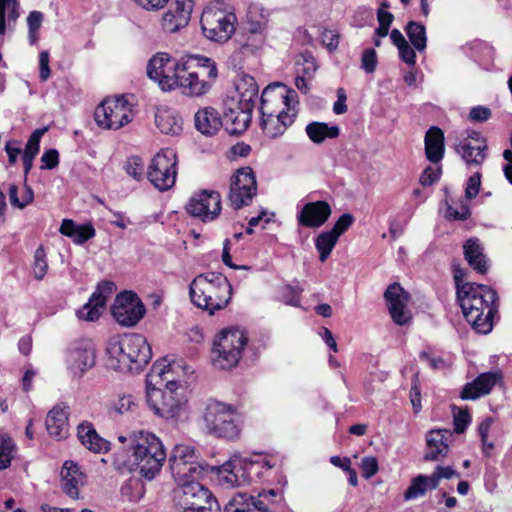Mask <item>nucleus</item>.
Masks as SVG:
<instances>
[{"instance_id":"f257e3e1","label":"nucleus","mask_w":512,"mask_h":512,"mask_svg":"<svg viewBox=\"0 0 512 512\" xmlns=\"http://www.w3.org/2000/svg\"><path fill=\"white\" fill-rule=\"evenodd\" d=\"M173 364L166 359L155 362L146 376V397L154 413L166 419L179 416L186 404V398L178 392L179 384L169 374Z\"/></svg>"},{"instance_id":"f03ea898","label":"nucleus","mask_w":512,"mask_h":512,"mask_svg":"<svg viewBox=\"0 0 512 512\" xmlns=\"http://www.w3.org/2000/svg\"><path fill=\"white\" fill-rule=\"evenodd\" d=\"M129 445V451L116 453L117 464L129 471L139 470L147 480L154 479L166 460L161 440L151 432L140 430L129 436Z\"/></svg>"},{"instance_id":"7ed1b4c3","label":"nucleus","mask_w":512,"mask_h":512,"mask_svg":"<svg viewBox=\"0 0 512 512\" xmlns=\"http://www.w3.org/2000/svg\"><path fill=\"white\" fill-rule=\"evenodd\" d=\"M457 301L465 319L477 333L487 334L492 330L498 310L495 290L482 284L465 283L458 289Z\"/></svg>"},{"instance_id":"20e7f679","label":"nucleus","mask_w":512,"mask_h":512,"mask_svg":"<svg viewBox=\"0 0 512 512\" xmlns=\"http://www.w3.org/2000/svg\"><path fill=\"white\" fill-rule=\"evenodd\" d=\"M294 90H285L282 84L268 85L261 95V126L266 136L276 138L284 134L294 122L296 111Z\"/></svg>"},{"instance_id":"39448f33","label":"nucleus","mask_w":512,"mask_h":512,"mask_svg":"<svg viewBox=\"0 0 512 512\" xmlns=\"http://www.w3.org/2000/svg\"><path fill=\"white\" fill-rule=\"evenodd\" d=\"M232 294L229 280L217 272L201 273L189 285L191 302L210 316L225 309L231 301Z\"/></svg>"},{"instance_id":"423d86ee","label":"nucleus","mask_w":512,"mask_h":512,"mask_svg":"<svg viewBox=\"0 0 512 512\" xmlns=\"http://www.w3.org/2000/svg\"><path fill=\"white\" fill-rule=\"evenodd\" d=\"M177 71L176 87L183 94L195 97L206 94L218 75L215 61L201 55L189 56L178 66Z\"/></svg>"},{"instance_id":"0eeeda50","label":"nucleus","mask_w":512,"mask_h":512,"mask_svg":"<svg viewBox=\"0 0 512 512\" xmlns=\"http://www.w3.org/2000/svg\"><path fill=\"white\" fill-rule=\"evenodd\" d=\"M271 466L267 462L253 461L248 458L233 457L219 467H210L215 471L218 484L224 488H235L250 484L254 476H261V469Z\"/></svg>"},{"instance_id":"6e6552de","label":"nucleus","mask_w":512,"mask_h":512,"mask_svg":"<svg viewBox=\"0 0 512 512\" xmlns=\"http://www.w3.org/2000/svg\"><path fill=\"white\" fill-rule=\"evenodd\" d=\"M175 494L177 512H221V506L213 493L198 480L180 484Z\"/></svg>"},{"instance_id":"1a4fd4ad","label":"nucleus","mask_w":512,"mask_h":512,"mask_svg":"<svg viewBox=\"0 0 512 512\" xmlns=\"http://www.w3.org/2000/svg\"><path fill=\"white\" fill-rule=\"evenodd\" d=\"M134 116V104L126 95L106 98L97 106L94 113L99 127L112 130H118L127 125Z\"/></svg>"},{"instance_id":"9d476101","label":"nucleus","mask_w":512,"mask_h":512,"mask_svg":"<svg viewBox=\"0 0 512 512\" xmlns=\"http://www.w3.org/2000/svg\"><path fill=\"white\" fill-rule=\"evenodd\" d=\"M248 341L244 331L238 328L223 330L214 342L213 364L219 369L237 365Z\"/></svg>"},{"instance_id":"9b49d317","label":"nucleus","mask_w":512,"mask_h":512,"mask_svg":"<svg viewBox=\"0 0 512 512\" xmlns=\"http://www.w3.org/2000/svg\"><path fill=\"white\" fill-rule=\"evenodd\" d=\"M171 473L178 484L201 479L209 470L208 465H202L193 446L178 444L169 457Z\"/></svg>"},{"instance_id":"f8f14e48","label":"nucleus","mask_w":512,"mask_h":512,"mask_svg":"<svg viewBox=\"0 0 512 512\" xmlns=\"http://www.w3.org/2000/svg\"><path fill=\"white\" fill-rule=\"evenodd\" d=\"M236 15L218 4L207 6L200 18L202 33L210 41L224 43L235 32Z\"/></svg>"},{"instance_id":"ddd939ff","label":"nucleus","mask_w":512,"mask_h":512,"mask_svg":"<svg viewBox=\"0 0 512 512\" xmlns=\"http://www.w3.org/2000/svg\"><path fill=\"white\" fill-rule=\"evenodd\" d=\"M203 419L208 431L217 437L235 439L240 434L236 410L218 401H209Z\"/></svg>"},{"instance_id":"4468645a","label":"nucleus","mask_w":512,"mask_h":512,"mask_svg":"<svg viewBox=\"0 0 512 512\" xmlns=\"http://www.w3.org/2000/svg\"><path fill=\"white\" fill-rule=\"evenodd\" d=\"M177 156L173 149L158 152L151 160L147 176L159 191H167L175 185L177 176Z\"/></svg>"},{"instance_id":"2eb2a0df","label":"nucleus","mask_w":512,"mask_h":512,"mask_svg":"<svg viewBox=\"0 0 512 512\" xmlns=\"http://www.w3.org/2000/svg\"><path fill=\"white\" fill-rule=\"evenodd\" d=\"M257 192L256 177L252 168L243 167L231 179L229 201L234 209L248 206Z\"/></svg>"},{"instance_id":"dca6fc26","label":"nucleus","mask_w":512,"mask_h":512,"mask_svg":"<svg viewBox=\"0 0 512 512\" xmlns=\"http://www.w3.org/2000/svg\"><path fill=\"white\" fill-rule=\"evenodd\" d=\"M96 362L95 347L91 340L79 339L72 342L65 353L67 369L74 376H82Z\"/></svg>"},{"instance_id":"f3484780","label":"nucleus","mask_w":512,"mask_h":512,"mask_svg":"<svg viewBox=\"0 0 512 512\" xmlns=\"http://www.w3.org/2000/svg\"><path fill=\"white\" fill-rule=\"evenodd\" d=\"M146 309L136 293L124 291L117 295L112 306L115 320L122 326L132 327L145 315Z\"/></svg>"},{"instance_id":"a211bd4d","label":"nucleus","mask_w":512,"mask_h":512,"mask_svg":"<svg viewBox=\"0 0 512 512\" xmlns=\"http://www.w3.org/2000/svg\"><path fill=\"white\" fill-rule=\"evenodd\" d=\"M167 53L154 55L147 64L148 77L157 82L163 91H171L176 88L175 78L178 66Z\"/></svg>"},{"instance_id":"6ab92c4d","label":"nucleus","mask_w":512,"mask_h":512,"mask_svg":"<svg viewBox=\"0 0 512 512\" xmlns=\"http://www.w3.org/2000/svg\"><path fill=\"white\" fill-rule=\"evenodd\" d=\"M186 210L203 222L213 221L221 212V196L217 191L204 190L191 197Z\"/></svg>"},{"instance_id":"aec40b11","label":"nucleus","mask_w":512,"mask_h":512,"mask_svg":"<svg viewBox=\"0 0 512 512\" xmlns=\"http://www.w3.org/2000/svg\"><path fill=\"white\" fill-rule=\"evenodd\" d=\"M253 107L232 98L225 102L224 122L230 134H241L251 123Z\"/></svg>"},{"instance_id":"412c9836","label":"nucleus","mask_w":512,"mask_h":512,"mask_svg":"<svg viewBox=\"0 0 512 512\" xmlns=\"http://www.w3.org/2000/svg\"><path fill=\"white\" fill-rule=\"evenodd\" d=\"M384 298L394 323L406 325L411 320V312L408 309L409 293L399 283H393L387 287Z\"/></svg>"},{"instance_id":"4be33fe9","label":"nucleus","mask_w":512,"mask_h":512,"mask_svg":"<svg viewBox=\"0 0 512 512\" xmlns=\"http://www.w3.org/2000/svg\"><path fill=\"white\" fill-rule=\"evenodd\" d=\"M115 289L112 281H103L98 284L97 290L92 294L88 303H86L78 312L80 319L86 321L97 320L106 305L108 297H110Z\"/></svg>"},{"instance_id":"5701e85b","label":"nucleus","mask_w":512,"mask_h":512,"mask_svg":"<svg viewBox=\"0 0 512 512\" xmlns=\"http://www.w3.org/2000/svg\"><path fill=\"white\" fill-rule=\"evenodd\" d=\"M193 10V0H174L163 15L162 27L169 33L179 31L188 25Z\"/></svg>"},{"instance_id":"b1692460","label":"nucleus","mask_w":512,"mask_h":512,"mask_svg":"<svg viewBox=\"0 0 512 512\" xmlns=\"http://www.w3.org/2000/svg\"><path fill=\"white\" fill-rule=\"evenodd\" d=\"M453 433L449 429H435L426 434V452L424 460L441 461L449 452V443Z\"/></svg>"},{"instance_id":"393cba45","label":"nucleus","mask_w":512,"mask_h":512,"mask_svg":"<svg viewBox=\"0 0 512 512\" xmlns=\"http://www.w3.org/2000/svg\"><path fill=\"white\" fill-rule=\"evenodd\" d=\"M331 207L326 201L306 203L297 215L299 225L308 228H319L329 219Z\"/></svg>"},{"instance_id":"a878e982","label":"nucleus","mask_w":512,"mask_h":512,"mask_svg":"<svg viewBox=\"0 0 512 512\" xmlns=\"http://www.w3.org/2000/svg\"><path fill=\"white\" fill-rule=\"evenodd\" d=\"M125 349L132 360L133 372L143 369L152 357L151 347L146 338L141 334H128L126 335Z\"/></svg>"},{"instance_id":"bb28decb","label":"nucleus","mask_w":512,"mask_h":512,"mask_svg":"<svg viewBox=\"0 0 512 512\" xmlns=\"http://www.w3.org/2000/svg\"><path fill=\"white\" fill-rule=\"evenodd\" d=\"M501 378L502 374L498 371L482 373L472 382L465 384L460 393V398L462 400H476L485 396L490 393Z\"/></svg>"},{"instance_id":"cd10ccee","label":"nucleus","mask_w":512,"mask_h":512,"mask_svg":"<svg viewBox=\"0 0 512 512\" xmlns=\"http://www.w3.org/2000/svg\"><path fill=\"white\" fill-rule=\"evenodd\" d=\"M126 335L123 337H113L107 345V365L113 370L119 372H133L132 360L129 358L127 349H125Z\"/></svg>"},{"instance_id":"c85d7f7f","label":"nucleus","mask_w":512,"mask_h":512,"mask_svg":"<svg viewBox=\"0 0 512 512\" xmlns=\"http://www.w3.org/2000/svg\"><path fill=\"white\" fill-rule=\"evenodd\" d=\"M463 254L469 266L477 273L484 275L488 272L489 259L479 238L467 239L463 244Z\"/></svg>"},{"instance_id":"c756f323","label":"nucleus","mask_w":512,"mask_h":512,"mask_svg":"<svg viewBox=\"0 0 512 512\" xmlns=\"http://www.w3.org/2000/svg\"><path fill=\"white\" fill-rule=\"evenodd\" d=\"M68 415V406L63 403L55 405L47 414L46 429L56 440L65 439L69 434Z\"/></svg>"},{"instance_id":"7c9ffc66","label":"nucleus","mask_w":512,"mask_h":512,"mask_svg":"<svg viewBox=\"0 0 512 512\" xmlns=\"http://www.w3.org/2000/svg\"><path fill=\"white\" fill-rule=\"evenodd\" d=\"M195 128L205 136L215 135L223 125L218 111L213 107L200 108L194 115Z\"/></svg>"},{"instance_id":"2f4dec72","label":"nucleus","mask_w":512,"mask_h":512,"mask_svg":"<svg viewBox=\"0 0 512 512\" xmlns=\"http://www.w3.org/2000/svg\"><path fill=\"white\" fill-rule=\"evenodd\" d=\"M83 483L84 475L79 470V467L72 461H66L61 470V487L63 492L72 499H77L80 486Z\"/></svg>"},{"instance_id":"473e14b6","label":"nucleus","mask_w":512,"mask_h":512,"mask_svg":"<svg viewBox=\"0 0 512 512\" xmlns=\"http://www.w3.org/2000/svg\"><path fill=\"white\" fill-rule=\"evenodd\" d=\"M77 436L81 444L94 453H105L110 449V443L102 438L90 422L78 425Z\"/></svg>"},{"instance_id":"72a5a7b5","label":"nucleus","mask_w":512,"mask_h":512,"mask_svg":"<svg viewBox=\"0 0 512 512\" xmlns=\"http://www.w3.org/2000/svg\"><path fill=\"white\" fill-rule=\"evenodd\" d=\"M455 150L468 166H480L487 157L485 139L476 145H472L468 139H463L455 146Z\"/></svg>"},{"instance_id":"f704fd0d","label":"nucleus","mask_w":512,"mask_h":512,"mask_svg":"<svg viewBox=\"0 0 512 512\" xmlns=\"http://www.w3.org/2000/svg\"><path fill=\"white\" fill-rule=\"evenodd\" d=\"M247 501L256 512H277L285 504L283 495L274 489L262 491L257 496L247 495Z\"/></svg>"},{"instance_id":"c9c22d12","label":"nucleus","mask_w":512,"mask_h":512,"mask_svg":"<svg viewBox=\"0 0 512 512\" xmlns=\"http://www.w3.org/2000/svg\"><path fill=\"white\" fill-rule=\"evenodd\" d=\"M425 154L432 163H438L444 156V133L436 126L428 129L425 135Z\"/></svg>"},{"instance_id":"e433bc0d","label":"nucleus","mask_w":512,"mask_h":512,"mask_svg":"<svg viewBox=\"0 0 512 512\" xmlns=\"http://www.w3.org/2000/svg\"><path fill=\"white\" fill-rule=\"evenodd\" d=\"M60 233L71 238L75 244L82 245L93 238L96 231L92 224H77L71 219H64L59 229Z\"/></svg>"},{"instance_id":"4c0bfd02","label":"nucleus","mask_w":512,"mask_h":512,"mask_svg":"<svg viewBox=\"0 0 512 512\" xmlns=\"http://www.w3.org/2000/svg\"><path fill=\"white\" fill-rule=\"evenodd\" d=\"M157 128L164 134L178 135L182 131V119L177 112L171 108L163 107L155 114Z\"/></svg>"},{"instance_id":"58836bf2","label":"nucleus","mask_w":512,"mask_h":512,"mask_svg":"<svg viewBox=\"0 0 512 512\" xmlns=\"http://www.w3.org/2000/svg\"><path fill=\"white\" fill-rule=\"evenodd\" d=\"M305 131L309 139L315 144H320L327 138H336L340 133L338 126H329L324 122H311L306 126Z\"/></svg>"},{"instance_id":"ea45409f","label":"nucleus","mask_w":512,"mask_h":512,"mask_svg":"<svg viewBox=\"0 0 512 512\" xmlns=\"http://www.w3.org/2000/svg\"><path fill=\"white\" fill-rule=\"evenodd\" d=\"M236 89L238 92L237 100L242 103H247V105L254 108L255 100L259 91V87L255 79L251 76L241 78L236 85Z\"/></svg>"},{"instance_id":"a19ab883","label":"nucleus","mask_w":512,"mask_h":512,"mask_svg":"<svg viewBox=\"0 0 512 512\" xmlns=\"http://www.w3.org/2000/svg\"><path fill=\"white\" fill-rule=\"evenodd\" d=\"M268 12L261 6L253 4L247 12L248 30L251 33H261L267 26Z\"/></svg>"},{"instance_id":"79ce46f5","label":"nucleus","mask_w":512,"mask_h":512,"mask_svg":"<svg viewBox=\"0 0 512 512\" xmlns=\"http://www.w3.org/2000/svg\"><path fill=\"white\" fill-rule=\"evenodd\" d=\"M6 12H7V25L8 27L14 26L18 13L17 0H0V34L4 35L6 32Z\"/></svg>"},{"instance_id":"37998d69","label":"nucleus","mask_w":512,"mask_h":512,"mask_svg":"<svg viewBox=\"0 0 512 512\" xmlns=\"http://www.w3.org/2000/svg\"><path fill=\"white\" fill-rule=\"evenodd\" d=\"M405 32L415 50L419 52L425 50L427 46V37L424 25L415 21H410L405 27Z\"/></svg>"},{"instance_id":"c03bdc74","label":"nucleus","mask_w":512,"mask_h":512,"mask_svg":"<svg viewBox=\"0 0 512 512\" xmlns=\"http://www.w3.org/2000/svg\"><path fill=\"white\" fill-rule=\"evenodd\" d=\"M337 235L331 231H325L320 233L315 239V247L319 252V259L321 262H325L332 252L333 248L338 241Z\"/></svg>"},{"instance_id":"a18cd8bd","label":"nucleus","mask_w":512,"mask_h":512,"mask_svg":"<svg viewBox=\"0 0 512 512\" xmlns=\"http://www.w3.org/2000/svg\"><path fill=\"white\" fill-rule=\"evenodd\" d=\"M135 405L131 395L119 394L117 397L109 400L106 407L111 415H123L130 411Z\"/></svg>"},{"instance_id":"49530a36","label":"nucleus","mask_w":512,"mask_h":512,"mask_svg":"<svg viewBox=\"0 0 512 512\" xmlns=\"http://www.w3.org/2000/svg\"><path fill=\"white\" fill-rule=\"evenodd\" d=\"M223 512H256L247 501V494L237 493L225 504Z\"/></svg>"},{"instance_id":"de8ad7c7","label":"nucleus","mask_w":512,"mask_h":512,"mask_svg":"<svg viewBox=\"0 0 512 512\" xmlns=\"http://www.w3.org/2000/svg\"><path fill=\"white\" fill-rule=\"evenodd\" d=\"M16 453V445L9 437L0 438V471L8 468Z\"/></svg>"},{"instance_id":"09e8293b","label":"nucleus","mask_w":512,"mask_h":512,"mask_svg":"<svg viewBox=\"0 0 512 512\" xmlns=\"http://www.w3.org/2000/svg\"><path fill=\"white\" fill-rule=\"evenodd\" d=\"M424 480H426L425 475H418L411 480L410 486L404 493V499L406 501H411L417 499L419 497H423L428 491L427 486L425 485Z\"/></svg>"},{"instance_id":"8fccbe9b","label":"nucleus","mask_w":512,"mask_h":512,"mask_svg":"<svg viewBox=\"0 0 512 512\" xmlns=\"http://www.w3.org/2000/svg\"><path fill=\"white\" fill-rule=\"evenodd\" d=\"M48 270V263L46 260V253L42 246L38 247L34 254L33 275L37 280H42Z\"/></svg>"},{"instance_id":"3c124183","label":"nucleus","mask_w":512,"mask_h":512,"mask_svg":"<svg viewBox=\"0 0 512 512\" xmlns=\"http://www.w3.org/2000/svg\"><path fill=\"white\" fill-rule=\"evenodd\" d=\"M46 132V127L34 130L25 145L23 154L36 157L40 149L41 138Z\"/></svg>"},{"instance_id":"603ef678","label":"nucleus","mask_w":512,"mask_h":512,"mask_svg":"<svg viewBox=\"0 0 512 512\" xmlns=\"http://www.w3.org/2000/svg\"><path fill=\"white\" fill-rule=\"evenodd\" d=\"M297 65L301 66V68L298 70V73L307 76L308 79L313 77L318 68L315 58L309 52L301 54V61L298 60Z\"/></svg>"},{"instance_id":"864d4df0","label":"nucleus","mask_w":512,"mask_h":512,"mask_svg":"<svg viewBox=\"0 0 512 512\" xmlns=\"http://www.w3.org/2000/svg\"><path fill=\"white\" fill-rule=\"evenodd\" d=\"M300 293V289L292 287L290 285H285L281 288L279 297L284 304L299 307Z\"/></svg>"},{"instance_id":"5fc2aeb1","label":"nucleus","mask_w":512,"mask_h":512,"mask_svg":"<svg viewBox=\"0 0 512 512\" xmlns=\"http://www.w3.org/2000/svg\"><path fill=\"white\" fill-rule=\"evenodd\" d=\"M125 170L127 174L135 180H141L144 175V163L140 157L133 156L128 158L125 163Z\"/></svg>"},{"instance_id":"6e6d98bb","label":"nucleus","mask_w":512,"mask_h":512,"mask_svg":"<svg viewBox=\"0 0 512 512\" xmlns=\"http://www.w3.org/2000/svg\"><path fill=\"white\" fill-rule=\"evenodd\" d=\"M355 218L350 213H344L342 214L336 223L334 224L333 228L330 230L333 234L337 235L339 238L344 232H346L351 225L354 223Z\"/></svg>"},{"instance_id":"4d7b16f0","label":"nucleus","mask_w":512,"mask_h":512,"mask_svg":"<svg viewBox=\"0 0 512 512\" xmlns=\"http://www.w3.org/2000/svg\"><path fill=\"white\" fill-rule=\"evenodd\" d=\"M362 476L365 479L372 478L379 469L377 458L374 456H366L361 460L360 464Z\"/></svg>"},{"instance_id":"13d9d810","label":"nucleus","mask_w":512,"mask_h":512,"mask_svg":"<svg viewBox=\"0 0 512 512\" xmlns=\"http://www.w3.org/2000/svg\"><path fill=\"white\" fill-rule=\"evenodd\" d=\"M481 187V173L476 172L473 175H471L466 183L465 188V197L468 200H471L475 198L480 190Z\"/></svg>"},{"instance_id":"bf43d9fd","label":"nucleus","mask_w":512,"mask_h":512,"mask_svg":"<svg viewBox=\"0 0 512 512\" xmlns=\"http://www.w3.org/2000/svg\"><path fill=\"white\" fill-rule=\"evenodd\" d=\"M445 215L448 219L463 221L470 217L471 211L468 205L463 203L458 208L448 205Z\"/></svg>"},{"instance_id":"052dcab7","label":"nucleus","mask_w":512,"mask_h":512,"mask_svg":"<svg viewBox=\"0 0 512 512\" xmlns=\"http://www.w3.org/2000/svg\"><path fill=\"white\" fill-rule=\"evenodd\" d=\"M377 65V55L374 49L364 50L361 58V67L367 73H373Z\"/></svg>"},{"instance_id":"680f3d73","label":"nucleus","mask_w":512,"mask_h":512,"mask_svg":"<svg viewBox=\"0 0 512 512\" xmlns=\"http://www.w3.org/2000/svg\"><path fill=\"white\" fill-rule=\"evenodd\" d=\"M41 169H54L59 164V153L56 149L46 150L41 156Z\"/></svg>"},{"instance_id":"e2e57ef3","label":"nucleus","mask_w":512,"mask_h":512,"mask_svg":"<svg viewBox=\"0 0 512 512\" xmlns=\"http://www.w3.org/2000/svg\"><path fill=\"white\" fill-rule=\"evenodd\" d=\"M471 421V417L467 411L459 410L454 414V431L458 434L463 433Z\"/></svg>"},{"instance_id":"0e129e2a","label":"nucleus","mask_w":512,"mask_h":512,"mask_svg":"<svg viewBox=\"0 0 512 512\" xmlns=\"http://www.w3.org/2000/svg\"><path fill=\"white\" fill-rule=\"evenodd\" d=\"M491 117V110L486 106H475L469 112L472 122H485Z\"/></svg>"},{"instance_id":"69168bd1","label":"nucleus","mask_w":512,"mask_h":512,"mask_svg":"<svg viewBox=\"0 0 512 512\" xmlns=\"http://www.w3.org/2000/svg\"><path fill=\"white\" fill-rule=\"evenodd\" d=\"M440 178V170L427 167L421 174L419 182L422 186L427 187L434 184Z\"/></svg>"},{"instance_id":"338daca9","label":"nucleus","mask_w":512,"mask_h":512,"mask_svg":"<svg viewBox=\"0 0 512 512\" xmlns=\"http://www.w3.org/2000/svg\"><path fill=\"white\" fill-rule=\"evenodd\" d=\"M399 51L400 59L406 64L413 66L416 63L415 50L409 45L408 42L404 43L403 46L397 47Z\"/></svg>"},{"instance_id":"774afa93","label":"nucleus","mask_w":512,"mask_h":512,"mask_svg":"<svg viewBox=\"0 0 512 512\" xmlns=\"http://www.w3.org/2000/svg\"><path fill=\"white\" fill-rule=\"evenodd\" d=\"M321 41L329 50L332 51L339 45V35L333 30L325 29L321 33Z\"/></svg>"}]
</instances>
